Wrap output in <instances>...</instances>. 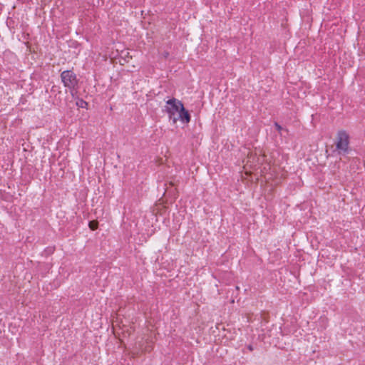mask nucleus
<instances>
[{"label":"nucleus","instance_id":"nucleus-1","mask_svg":"<svg viewBox=\"0 0 365 365\" xmlns=\"http://www.w3.org/2000/svg\"><path fill=\"white\" fill-rule=\"evenodd\" d=\"M165 110L168 115L169 120L173 124L180 122L187 125L190 121V115L185 108L182 102L176 98H172L166 102Z\"/></svg>","mask_w":365,"mask_h":365},{"label":"nucleus","instance_id":"nucleus-2","mask_svg":"<svg viewBox=\"0 0 365 365\" xmlns=\"http://www.w3.org/2000/svg\"><path fill=\"white\" fill-rule=\"evenodd\" d=\"M349 143V135L344 130L339 131L335 140L336 149L338 153H345L348 150Z\"/></svg>","mask_w":365,"mask_h":365},{"label":"nucleus","instance_id":"nucleus-3","mask_svg":"<svg viewBox=\"0 0 365 365\" xmlns=\"http://www.w3.org/2000/svg\"><path fill=\"white\" fill-rule=\"evenodd\" d=\"M61 81L65 87L71 90L73 94V90L78 85V80L76 74L71 71H64L61 74Z\"/></svg>","mask_w":365,"mask_h":365},{"label":"nucleus","instance_id":"nucleus-4","mask_svg":"<svg viewBox=\"0 0 365 365\" xmlns=\"http://www.w3.org/2000/svg\"><path fill=\"white\" fill-rule=\"evenodd\" d=\"M251 158H252V159L254 160V158H253V157H250V158H249V159H248V160L247 161V163L244 165V168H243L246 174H249V173H250V171H248V170H247V167L249 166V163H251V164L250 165V166L251 168H254L255 169V168H256V167H257V164L253 163V162H252H252L250 161V159H251Z\"/></svg>","mask_w":365,"mask_h":365},{"label":"nucleus","instance_id":"nucleus-5","mask_svg":"<svg viewBox=\"0 0 365 365\" xmlns=\"http://www.w3.org/2000/svg\"><path fill=\"white\" fill-rule=\"evenodd\" d=\"M120 56L124 58L125 61H128L131 56L129 55V52L128 51H123L121 52Z\"/></svg>","mask_w":365,"mask_h":365},{"label":"nucleus","instance_id":"nucleus-6","mask_svg":"<svg viewBox=\"0 0 365 365\" xmlns=\"http://www.w3.org/2000/svg\"><path fill=\"white\" fill-rule=\"evenodd\" d=\"M98 222H97V221L93 220V221H91V222H89V225H89V227H90L92 230H96V229L98 228Z\"/></svg>","mask_w":365,"mask_h":365},{"label":"nucleus","instance_id":"nucleus-7","mask_svg":"<svg viewBox=\"0 0 365 365\" xmlns=\"http://www.w3.org/2000/svg\"><path fill=\"white\" fill-rule=\"evenodd\" d=\"M263 160H264V156H262V157L257 158V160L259 162H262Z\"/></svg>","mask_w":365,"mask_h":365},{"label":"nucleus","instance_id":"nucleus-8","mask_svg":"<svg viewBox=\"0 0 365 365\" xmlns=\"http://www.w3.org/2000/svg\"><path fill=\"white\" fill-rule=\"evenodd\" d=\"M250 350H252V348L251 346L249 347Z\"/></svg>","mask_w":365,"mask_h":365}]
</instances>
